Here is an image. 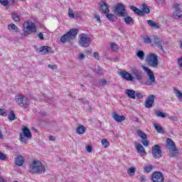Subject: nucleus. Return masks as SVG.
<instances>
[{"label":"nucleus","instance_id":"nucleus-1","mask_svg":"<svg viewBox=\"0 0 182 182\" xmlns=\"http://www.w3.org/2000/svg\"><path fill=\"white\" fill-rule=\"evenodd\" d=\"M79 33V30L77 28L70 29L66 34L61 36L60 41L61 43H72L75 39H76V36Z\"/></svg>","mask_w":182,"mask_h":182},{"label":"nucleus","instance_id":"nucleus-2","mask_svg":"<svg viewBox=\"0 0 182 182\" xmlns=\"http://www.w3.org/2000/svg\"><path fill=\"white\" fill-rule=\"evenodd\" d=\"M30 173L31 174L45 173V168L42 165V162L39 161H33L32 166L30 167Z\"/></svg>","mask_w":182,"mask_h":182},{"label":"nucleus","instance_id":"nucleus-3","mask_svg":"<svg viewBox=\"0 0 182 182\" xmlns=\"http://www.w3.org/2000/svg\"><path fill=\"white\" fill-rule=\"evenodd\" d=\"M19 139L21 143L28 144V140L32 139V133L31 132V130H29V128L27 127L23 128L22 132L20 133Z\"/></svg>","mask_w":182,"mask_h":182},{"label":"nucleus","instance_id":"nucleus-4","mask_svg":"<svg viewBox=\"0 0 182 182\" xmlns=\"http://www.w3.org/2000/svg\"><path fill=\"white\" fill-rule=\"evenodd\" d=\"M15 100L21 107L23 109H28L29 107L30 102L28 97L23 95H16Z\"/></svg>","mask_w":182,"mask_h":182},{"label":"nucleus","instance_id":"nucleus-5","mask_svg":"<svg viewBox=\"0 0 182 182\" xmlns=\"http://www.w3.org/2000/svg\"><path fill=\"white\" fill-rule=\"evenodd\" d=\"M24 35H31L33 32H36V26L35 23L32 21H27L23 24Z\"/></svg>","mask_w":182,"mask_h":182},{"label":"nucleus","instance_id":"nucleus-6","mask_svg":"<svg viewBox=\"0 0 182 182\" xmlns=\"http://www.w3.org/2000/svg\"><path fill=\"white\" fill-rule=\"evenodd\" d=\"M146 63L152 68L159 66V57L154 53H151L146 56Z\"/></svg>","mask_w":182,"mask_h":182},{"label":"nucleus","instance_id":"nucleus-7","mask_svg":"<svg viewBox=\"0 0 182 182\" xmlns=\"http://www.w3.org/2000/svg\"><path fill=\"white\" fill-rule=\"evenodd\" d=\"M166 143L168 145V149H171L169 151L170 157H176L178 154V149L176 148V143L170 138L166 139Z\"/></svg>","mask_w":182,"mask_h":182},{"label":"nucleus","instance_id":"nucleus-8","mask_svg":"<svg viewBox=\"0 0 182 182\" xmlns=\"http://www.w3.org/2000/svg\"><path fill=\"white\" fill-rule=\"evenodd\" d=\"M114 12L118 15V16L124 18V16H127V11H126V7L123 5V4H118L117 6L114 8Z\"/></svg>","mask_w":182,"mask_h":182},{"label":"nucleus","instance_id":"nucleus-9","mask_svg":"<svg viewBox=\"0 0 182 182\" xmlns=\"http://www.w3.org/2000/svg\"><path fill=\"white\" fill-rule=\"evenodd\" d=\"M92 42V40L90 37H87L85 34H83L80 38V40L78 41V43L80 46H82V48H87L90 46V43Z\"/></svg>","mask_w":182,"mask_h":182},{"label":"nucleus","instance_id":"nucleus-10","mask_svg":"<svg viewBox=\"0 0 182 182\" xmlns=\"http://www.w3.org/2000/svg\"><path fill=\"white\" fill-rule=\"evenodd\" d=\"M142 69L146 73V76H148L149 80L151 81L154 85H156V77H154V73H153L150 68L144 65H142Z\"/></svg>","mask_w":182,"mask_h":182},{"label":"nucleus","instance_id":"nucleus-11","mask_svg":"<svg viewBox=\"0 0 182 182\" xmlns=\"http://www.w3.org/2000/svg\"><path fill=\"white\" fill-rule=\"evenodd\" d=\"M161 147L156 144L152 147V156L154 159H160L161 157L162 151Z\"/></svg>","mask_w":182,"mask_h":182},{"label":"nucleus","instance_id":"nucleus-12","mask_svg":"<svg viewBox=\"0 0 182 182\" xmlns=\"http://www.w3.org/2000/svg\"><path fill=\"white\" fill-rule=\"evenodd\" d=\"M151 180L153 182H164V176L161 172L155 171L152 174Z\"/></svg>","mask_w":182,"mask_h":182},{"label":"nucleus","instance_id":"nucleus-13","mask_svg":"<svg viewBox=\"0 0 182 182\" xmlns=\"http://www.w3.org/2000/svg\"><path fill=\"white\" fill-rule=\"evenodd\" d=\"M135 149L136 150V153L139 154V156H141V157L146 156L147 152H146V149H144V147L141 144L135 142L134 143Z\"/></svg>","mask_w":182,"mask_h":182},{"label":"nucleus","instance_id":"nucleus-14","mask_svg":"<svg viewBox=\"0 0 182 182\" xmlns=\"http://www.w3.org/2000/svg\"><path fill=\"white\" fill-rule=\"evenodd\" d=\"M130 69L136 80H141V79H143V72H141V70H138L136 67H131Z\"/></svg>","mask_w":182,"mask_h":182},{"label":"nucleus","instance_id":"nucleus-15","mask_svg":"<svg viewBox=\"0 0 182 182\" xmlns=\"http://www.w3.org/2000/svg\"><path fill=\"white\" fill-rule=\"evenodd\" d=\"M156 98V96L151 95H149L145 101V107L146 109H151L153 107V104L154 103V99Z\"/></svg>","mask_w":182,"mask_h":182},{"label":"nucleus","instance_id":"nucleus-16","mask_svg":"<svg viewBox=\"0 0 182 182\" xmlns=\"http://www.w3.org/2000/svg\"><path fill=\"white\" fill-rule=\"evenodd\" d=\"M119 75H120L123 79H125V80H128L129 82H134V77L132 75V74L127 73V71H121L119 73Z\"/></svg>","mask_w":182,"mask_h":182},{"label":"nucleus","instance_id":"nucleus-17","mask_svg":"<svg viewBox=\"0 0 182 182\" xmlns=\"http://www.w3.org/2000/svg\"><path fill=\"white\" fill-rule=\"evenodd\" d=\"M173 8L175 11L173 12V16L175 19H180L182 17L181 11L180 10V4L175 3L173 4Z\"/></svg>","mask_w":182,"mask_h":182},{"label":"nucleus","instance_id":"nucleus-18","mask_svg":"<svg viewBox=\"0 0 182 182\" xmlns=\"http://www.w3.org/2000/svg\"><path fill=\"white\" fill-rule=\"evenodd\" d=\"M154 44L158 48V49H159V50H162V52H165L164 48H163V43L161 42V40H160V38L156 36H154Z\"/></svg>","mask_w":182,"mask_h":182},{"label":"nucleus","instance_id":"nucleus-19","mask_svg":"<svg viewBox=\"0 0 182 182\" xmlns=\"http://www.w3.org/2000/svg\"><path fill=\"white\" fill-rule=\"evenodd\" d=\"M23 163H25V159H23V156L21 155H17L15 157V164L16 166L21 167V166L23 165Z\"/></svg>","mask_w":182,"mask_h":182},{"label":"nucleus","instance_id":"nucleus-20","mask_svg":"<svg viewBox=\"0 0 182 182\" xmlns=\"http://www.w3.org/2000/svg\"><path fill=\"white\" fill-rule=\"evenodd\" d=\"M112 118L119 123H121V122L126 120V117H124V115L120 116L116 112L112 113Z\"/></svg>","mask_w":182,"mask_h":182},{"label":"nucleus","instance_id":"nucleus-21","mask_svg":"<svg viewBox=\"0 0 182 182\" xmlns=\"http://www.w3.org/2000/svg\"><path fill=\"white\" fill-rule=\"evenodd\" d=\"M100 11H102L104 14H109L110 10H109V6L105 1H101L100 4Z\"/></svg>","mask_w":182,"mask_h":182},{"label":"nucleus","instance_id":"nucleus-22","mask_svg":"<svg viewBox=\"0 0 182 182\" xmlns=\"http://www.w3.org/2000/svg\"><path fill=\"white\" fill-rule=\"evenodd\" d=\"M52 51V48L48 46H43L39 50V53L41 55H47V53H50Z\"/></svg>","mask_w":182,"mask_h":182},{"label":"nucleus","instance_id":"nucleus-23","mask_svg":"<svg viewBox=\"0 0 182 182\" xmlns=\"http://www.w3.org/2000/svg\"><path fill=\"white\" fill-rule=\"evenodd\" d=\"M126 25H134V20L131 16H127L122 19Z\"/></svg>","mask_w":182,"mask_h":182},{"label":"nucleus","instance_id":"nucleus-24","mask_svg":"<svg viewBox=\"0 0 182 182\" xmlns=\"http://www.w3.org/2000/svg\"><path fill=\"white\" fill-rule=\"evenodd\" d=\"M125 93L129 99H136V92L134 90L127 89L125 90Z\"/></svg>","mask_w":182,"mask_h":182},{"label":"nucleus","instance_id":"nucleus-25","mask_svg":"<svg viewBox=\"0 0 182 182\" xmlns=\"http://www.w3.org/2000/svg\"><path fill=\"white\" fill-rule=\"evenodd\" d=\"M129 9L134 12V14H136V15H139V16H143V11L138 9L137 7L134 6H129Z\"/></svg>","mask_w":182,"mask_h":182},{"label":"nucleus","instance_id":"nucleus-26","mask_svg":"<svg viewBox=\"0 0 182 182\" xmlns=\"http://www.w3.org/2000/svg\"><path fill=\"white\" fill-rule=\"evenodd\" d=\"M86 132V127L83 125H80L76 129L77 134H85Z\"/></svg>","mask_w":182,"mask_h":182},{"label":"nucleus","instance_id":"nucleus-27","mask_svg":"<svg viewBox=\"0 0 182 182\" xmlns=\"http://www.w3.org/2000/svg\"><path fill=\"white\" fill-rule=\"evenodd\" d=\"M11 18L16 22H19L21 21V16L18 13H11Z\"/></svg>","mask_w":182,"mask_h":182},{"label":"nucleus","instance_id":"nucleus-28","mask_svg":"<svg viewBox=\"0 0 182 182\" xmlns=\"http://www.w3.org/2000/svg\"><path fill=\"white\" fill-rule=\"evenodd\" d=\"M154 127L156 130L157 133H161L163 134L164 133V130L163 129V127L160 126L159 124H154Z\"/></svg>","mask_w":182,"mask_h":182},{"label":"nucleus","instance_id":"nucleus-29","mask_svg":"<svg viewBox=\"0 0 182 182\" xmlns=\"http://www.w3.org/2000/svg\"><path fill=\"white\" fill-rule=\"evenodd\" d=\"M9 31H12L13 32H18V26L14 23H11L8 26Z\"/></svg>","mask_w":182,"mask_h":182},{"label":"nucleus","instance_id":"nucleus-30","mask_svg":"<svg viewBox=\"0 0 182 182\" xmlns=\"http://www.w3.org/2000/svg\"><path fill=\"white\" fill-rule=\"evenodd\" d=\"M147 23H148L149 26H150L151 28H155L156 29H157L159 28V25L156 24V22H154L151 20H148Z\"/></svg>","mask_w":182,"mask_h":182},{"label":"nucleus","instance_id":"nucleus-31","mask_svg":"<svg viewBox=\"0 0 182 182\" xmlns=\"http://www.w3.org/2000/svg\"><path fill=\"white\" fill-rule=\"evenodd\" d=\"M136 56L137 58H139V59H140V60H144V56H145L144 52L143 50H139L136 53Z\"/></svg>","mask_w":182,"mask_h":182},{"label":"nucleus","instance_id":"nucleus-32","mask_svg":"<svg viewBox=\"0 0 182 182\" xmlns=\"http://www.w3.org/2000/svg\"><path fill=\"white\" fill-rule=\"evenodd\" d=\"M141 11L143 12V16H144V14H150V9L148 7L147 5L143 4Z\"/></svg>","mask_w":182,"mask_h":182},{"label":"nucleus","instance_id":"nucleus-33","mask_svg":"<svg viewBox=\"0 0 182 182\" xmlns=\"http://www.w3.org/2000/svg\"><path fill=\"white\" fill-rule=\"evenodd\" d=\"M136 134H138L139 137H141V139H147V135L143 131L141 130H137Z\"/></svg>","mask_w":182,"mask_h":182},{"label":"nucleus","instance_id":"nucleus-34","mask_svg":"<svg viewBox=\"0 0 182 182\" xmlns=\"http://www.w3.org/2000/svg\"><path fill=\"white\" fill-rule=\"evenodd\" d=\"M173 92L178 99H182V93L180 90H177L176 88L173 89Z\"/></svg>","mask_w":182,"mask_h":182},{"label":"nucleus","instance_id":"nucleus-35","mask_svg":"<svg viewBox=\"0 0 182 182\" xmlns=\"http://www.w3.org/2000/svg\"><path fill=\"white\" fill-rule=\"evenodd\" d=\"M9 119L13 122L16 119V115H15V112L14 111H11L10 114H9Z\"/></svg>","mask_w":182,"mask_h":182},{"label":"nucleus","instance_id":"nucleus-36","mask_svg":"<svg viewBox=\"0 0 182 182\" xmlns=\"http://www.w3.org/2000/svg\"><path fill=\"white\" fill-rule=\"evenodd\" d=\"M101 143L103 147H105V149H107V147H109V141H107V139H102Z\"/></svg>","mask_w":182,"mask_h":182},{"label":"nucleus","instance_id":"nucleus-37","mask_svg":"<svg viewBox=\"0 0 182 182\" xmlns=\"http://www.w3.org/2000/svg\"><path fill=\"white\" fill-rule=\"evenodd\" d=\"M127 173L129 176H133L134 173H136V168L134 167H131L128 169Z\"/></svg>","mask_w":182,"mask_h":182},{"label":"nucleus","instance_id":"nucleus-38","mask_svg":"<svg viewBox=\"0 0 182 182\" xmlns=\"http://www.w3.org/2000/svg\"><path fill=\"white\" fill-rule=\"evenodd\" d=\"M107 18H108L109 21L111 22H113L114 21H116V16L114 14H107Z\"/></svg>","mask_w":182,"mask_h":182},{"label":"nucleus","instance_id":"nucleus-39","mask_svg":"<svg viewBox=\"0 0 182 182\" xmlns=\"http://www.w3.org/2000/svg\"><path fill=\"white\" fill-rule=\"evenodd\" d=\"M155 114H156V116L157 117H167V115H166V113H164V112H156V113H155Z\"/></svg>","mask_w":182,"mask_h":182},{"label":"nucleus","instance_id":"nucleus-40","mask_svg":"<svg viewBox=\"0 0 182 182\" xmlns=\"http://www.w3.org/2000/svg\"><path fill=\"white\" fill-rule=\"evenodd\" d=\"M144 43L150 45V43H151V38H150V37H149V36H146L144 38Z\"/></svg>","mask_w":182,"mask_h":182},{"label":"nucleus","instance_id":"nucleus-41","mask_svg":"<svg viewBox=\"0 0 182 182\" xmlns=\"http://www.w3.org/2000/svg\"><path fill=\"white\" fill-rule=\"evenodd\" d=\"M141 144H143V146H145V147H149V140H147V139H143L141 140Z\"/></svg>","mask_w":182,"mask_h":182},{"label":"nucleus","instance_id":"nucleus-42","mask_svg":"<svg viewBox=\"0 0 182 182\" xmlns=\"http://www.w3.org/2000/svg\"><path fill=\"white\" fill-rule=\"evenodd\" d=\"M0 116H4V117H6L8 116V114L6 113V111L4 109H0Z\"/></svg>","mask_w":182,"mask_h":182},{"label":"nucleus","instance_id":"nucleus-43","mask_svg":"<svg viewBox=\"0 0 182 182\" xmlns=\"http://www.w3.org/2000/svg\"><path fill=\"white\" fill-rule=\"evenodd\" d=\"M99 85L102 87L106 86V85H107V81L105 79L100 80Z\"/></svg>","mask_w":182,"mask_h":182},{"label":"nucleus","instance_id":"nucleus-44","mask_svg":"<svg viewBox=\"0 0 182 182\" xmlns=\"http://www.w3.org/2000/svg\"><path fill=\"white\" fill-rule=\"evenodd\" d=\"M68 16L69 18H75V14H73V10L72 9H68Z\"/></svg>","mask_w":182,"mask_h":182},{"label":"nucleus","instance_id":"nucleus-45","mask_svg":"<svg viewBox=\"0 0 182 182\" xmlns=\"http://www.w3.org/2000/svg\"><path fill=\"white\" fill-rule=\"evenodd\" d=\"M112 50H113L114 52H116V50H117V45L114 44V43H111V46H110Z\"/></svg>","mask_w":182,"mask_h":182},{"label":"nucleus","instance_id":"nucleus-46","mask_svg":"<svg viewBox=\"0 0 182 182\" xmlns=\"http://www.w3.org/2000/svg\"><path fill=\"white\" fill-rule=\"evenodd\" d=\"M168 119L169 120H171L172 122H178V117H168Z\"/></svg>","mask_w":182,"mask_h":182},{"label":"nucleus","instance_id":"nucleus-47","mask_svg":"<svg viewBox=\"0 0 182 182\" xmlns=\"http://www.w3.org/2000/svg\"><path fill=\"white\" fill-rule=\"evenodd\" d=\"M144 170L146 171V173H149V171H151V170H153V166H151V165L146 166L144 168Z\"/></svg>","mask_w":182,"mask_h":182},{"label":"nucleus","instance_id":"nucleus-48","mask_svg":"<svg viewBox=\"0 0 182 182\" xmlns=\"http://www.w3.org/2000/svg\"><path fill=\"white\" fill-rule=\"evenodd\" d=\"M0 160H3L4 161L6 160V156L2 154V152H0Z\"/></svg>","mask_w":182,"mask_h":182},{"label":"nucleus","instance_id":"nucleus-49","mask_svg":"<svg viewBox=\"0 0 182 182\" xmlns=\"http://www.w3.org/2000/svg\"><path fill=\"white\" fill-rule=\"evenodd\" d=\"M48 67L49 68V69H52V70H55V69H58V65H52L49 64L48 65Z\"/></svg>","mask_w":182,"mask_h":182},{"label":"nucleus","instance_id":"nucleus-50","mask_svg":"<svg viewBox=\"0 0 182 182\" xmlns=\"http://www.w3.org/2000/svg\"><path fill=\"white\" fill-rule=\"evenodd\" d=\"M85 149L88 153H92V150H93V148L90 145L87 146Z\"/></svg>","mask_w":182,"mask_h":182},{"label":"nucleus","instance_id":"nucleus-51","mask_svg":"<svg viewBox=\"0 0 182 182\" xmlns=\"http://www.w3.org/2000/svg\"><path fill=\"white\" fill-rule=\"evenodd\" d=\"M94 58L95 59H97V60H100V55H99V53H97V52L94 53Z\"/></svg>","mask_w":182,"mask_h":182},{"label":"nucleus","instance_id":"nucleus-52","mask_svg":"<svg viewBox=\"0 0 182 182\" xmlns=\"http://www.w3.org/2000/svg\"><path fill=\"white\" fill-rule=\"evenodd\" d=\"M139 181L141 182H146L147 180L146 179V176H141L139 178Z\"/></svg>","mask_w":182,"mask_h":182},{"label":"nucleus","instance_id":"nucleus-53","mask_svg":"<svg viewBox=\"0 0 182 182\" xmlns=\"http://www.w3.org/2000/svg\"><path fill=\"white\" fill-rule=\"evenodd\" d=\"M97 73L98 75H100V76H101V75H103V73H105V70H102L101 68H98V70H97Z\"/></svg>","mask_w":182,"mask_h":182},{"label":"nucleus","instance_id":"nucleus-54","mask_svg":"<svg viewBox=\"0 0 182 182\" xmlns=\"http://www.w3.org/2000/svg\"><path fill=\"white\" fill-rule=\"evenodd\" d=\"M0 2L4 6H7L8 0H0Z\"/></svg>","mask_w":182,"mask_h":182},{"label":"nucleus","instance_id":"nucleus-55","mask_svg":"<svg viewBox=\"0 0 182 182\" xmlns=\"http://www.w3.org/2000/svg\"><path fill=\"white\" fill-rule=\"evenodd\" d=\"M11 5H14V0H7V6H11Z\"/></svg>","mask_w":182,"mask_h":182},{"label":"nucleus","instance_id":"nucleus-56","mask_svg":"<svg viewBox=\"0 0 182 182\" xmlns=\"http://www.w3.org/2000/svg\"><path fill=\"white\" fill-rule=\"evenodd\" d=\"M135 96H136L137 99H143V95L141 93L137 92Z\"/></svg>","mask_w":182,"mask_h":182},{"label":"nucleus","instance_id":"nucleus-57","mask_svg":"<svg viewBox=\"0 0 182 182\" xmlns=\"http://www.w3.org/2000/svg\"><path fill=\"white\" fill-rule=\"evenodd\" d=\"M78 58L80 59V60H83V59H85V54L80 53L78 56Z\"/></svg>","mask_w":182,"mask_h":182},{"label":"nucleus","instance_id":"nucleus-58","mask_svg":"<svg viewBox=\"0 0 182 182\" xmlns=\"http://www.w3.org/2000/svg\"><path fill=\"white\" fill-rule=\"evenodd\" d=\"M178 65H179V67H180V68H182V58H179V59L178 60Z\"/></svg>","mask_w":182,"mask_h":182},{"label":"nucleus","instance_id":"nucleus-59","mask_svg":"<svg viewBox=\"0 0 182 182\" xmlns=\"http://www.w3.org/2000/svg\"><path fill=\"white\" fill-rule=\"evenodd\" d=\"M153 82H151V81H147V82H145V85H146V86H151V84H152Z\"/></svg>","mask_w":182,"mask_h":182},{"label":"nucleus","instance_id":"nucleus-60","mask_svg":"<svg viewBox=\"0 0 182 182\" xmlns=\"http://www.w3.org/2000/svg\"><path fill=\"white\" fill-rule=\"evenodd\" d=\"M38 36L40 39L43 40V34H42V33H39Z\"/></svg>","mask_w":182,"mask_h":182},{"label":"nucleus","instance_id":"nucleus-61","mask_svg":"<svg viewBox=\"0 0 182 182\" xmlns=\"http://www.w3.org/2000/svg\"><path fill=\"white\" fill-rule=\"evenodd\" d=\"M95 18L97 19V22H100V16L95 15Z\"/></svg>","mask_w":182,"mask_h":182},{"label":"nucleus","instance_id":"nucleus-62","mask_svg":"<svg viewBox=\"0 0 182 182\" xmlns=\"http://www.w3.org/2000/svg\"><path fill=\"white\" fill-rule=\"evenodd\" d=\"M49 140H50L51 141H55V139L54 138L53 136H49Z\"/></svg>","mask_w":182,"mask_h":182},{"label":"nucleus","instance_id":"nucleus-63","mask_svg":"<svg viewBox=\"0 0 182 182\" xmlns=\"http://www.w3.org/2000/svg\"><path fill=\"white\" fill-rule=\"evenodd\" d=\"M158 4H161V2H164V0H156Z\"/></svg>","mask_w":182,"mask_h":182},{"label":"nucleus","instance_id":"nucleus-64","mask_svg":"<svg viewBox=\"0 0 182 182\" xmlns=\"http://www.w3.org/2000/svg\"><path fill=\"white\" fill-rule=\"evenodd\" d=\"M0 182H5V180H4V178H2L1 177H0Z\"/></svg>","mask_w":182,"mask_h":182}]
</instances>
